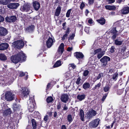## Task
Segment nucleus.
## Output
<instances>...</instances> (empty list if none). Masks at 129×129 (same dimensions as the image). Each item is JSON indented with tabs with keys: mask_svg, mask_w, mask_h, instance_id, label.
I'll return each mask as SVG.
<instances>
[{
	"mask_svg": "<svg viewBox=\"0 0 129 129\" xmlns=\"http://www.w3.org/2000/svg\"><path fill=\"white\" fill-rule=\"evenodd\" d=\"M26 58L25 55L22 51H21L16 55H12L11 57V61L15 63H18L21 59L24 61Z\"/></svg>",
	"mask_w": 129,
	"mask_h": 129,
	"instance_id": "1",
	"label": "nucleus"
},
{
	"mask_svg": "<svg viewBox=\"0 0 129 129\" xmlns=\"http://www.w3.org/2000/svg\"><path fill=\"white\" fill-rule=\"evenodd\" d=\"M15 95L11 91H6L1 95V99L5 100L7 101H10L15 99Z\"/></svg>",
	"mask_w": 129,
	"mask_h": 129,
	"instance_id": "2",
	"label": "nucleus"
},
{
	"mask_svg": "<svg viewBox=\"0 0 129 129\" xmlns=\"http://www.w3.org/2000/svg\"><path fill=\"white\" fill-rule=\"evenodd\" d=\"M34 99L33 98V99H29L27 101L28 104V109L29 111L31 112H32L34 110V108H35V104L34 102Z\"/></svg>",
	"mask_w": 129,
	"mask_h": 129,
	"instance_id": "3",
	"label": "nucleus"
},
{
	"mask_svg": "<svg viewBox=\"0 0 129 129\" xmlns=\"http://www.w3.org/2000/svg\"><path fill=\"white\" fill-rule=\"evenodd\" d=\"M13 46L14 47L18 49L22 48L24 46V42L22 40L17 41L12 43Z\"/></svg>",
	"mask_w": 129,
	"mask_h": 129,
	"instance_id": "4",
	"label": "nucleus"
},
{
	"mask_svg": "<svg viewBox=\"0 0 129 129\" xmlns=\"http://www.w3.org/2000/svg\"><path fill=\"white\" fill-rule=\"evenodd\" d=\"M100 121L99 118L93 120L90 122L89 126L91 128L96 127L98 125Z\"/></svg>",
	"mask_w": 129,
	"mask_h": 129,
	"instance_id": "5",
	"label": "nucleus"
},
{
	"mask_svg": "<svg viewBox=\"0 0 129 129\" xmlns=\"http://www.w3.org/2000/svg\"><path fill=\"white\" fill-rule=\"evenodd\" d=\"M110 58L109 57L105 56L100 59V61L102 62V67H105L107 64L108 62L110 61Z\"/></svg>",
	"mask_w": 129,
	"mask_h": 129,
	"instance_id": "6",
	"label": "nucleus"
},
{
	"mask_svg": "<svg viewBox=\"0 0 129 129\" xmlns=\"http://www.w3.org/2000/svg\"><path fill=\"white\" fill-rule=\"evenodd\" d=\"M31 5L29 4H27L21 6L20 10L22 11L28 12L31 10Z\"/></svg>",
	"mask_w": 129,
	"mask_h": 129,
	"instance_id": "7",
	"label": "nucleus"
},
{
	"mask_svg": "<svg viewBox=\"0 0 129 129\" xmlns=\"http://www.w3.org/2000/svg\"><path fill=\"white\" fill-rule=\"evenodd\" d=\"M96 114V112L93 110L92 109L89 111L86 114L87 118L88 119H90L94 116Z\"/></svg>",
	"mask_w": 129,
	"mask_h": 129,
	"instance_id": "8",
	"label": "nucleus"
},
{
	"mask_svg": "<svg viewBox=\"0 0 129 129\" xmlns=\"http://www.w3.org/2000/svg\"><path fill=\"white\" fill-rule=\"evenodd\" d=\"M8 31L6 28L2 27H0V37H3L6 36L8 33Z\"/></svg>",
	"mask_w": 129,
	"mask_h": 129,
	"instance_id": "9",
	"label": "nucleus"
},
{
	"mask_svg": "<svg viewBox=\"0 0 129 129\" xmlns=\"http://www.w3.org/2000/svg\"><path fill=\"white\" fill-rule=\"evenodd\" d=\"M69 99V96L67 94H63L61 95V100L64 103H66L68 101Z\"/></svg>",
	"mask_w": 129,
	"mask_h": 129,
	"instance_id": "10",
	"label": "nucleus"
},
{
	"mask_svg": "<svg viewBox=\"0 0 129 129\" xmlns=\"http://www.w3.org/2000/svg\"><path fill=\"white\" fill-rule=\"evenodd\" d=\"M5 20L6 21L8 22H14L17 20V18L14 16H7L5 18Z\"/></svg>",
	"mask_w": 129,
	"mask_h": 129,
	"instance_id": "11",
	"label": "nucleus"
},
{
	"mask_svg": "<svg viewBox=\"0 0 129 129\" xmlns=\"http://www.w3.org/2000/svg\"><path fill=\"white\" fill-rule=\"evenodd\" d=\"M19 4L18 3H11L7 5V7L8 8L11 9H16L19 6Z\"/></svg>",
	"mask_w": 129,
	"mask_h": 129,
	"instance_id": "12",
	"label": "nucleus"
},
{
	"mask_svg": "<svg viewBox=\"0 0 129 129\" xmlns=\"http://www.w3.org/2000/svg\"><path fill=\"white\" fill-rule=\"evenodd\" d=\"M55 41L52 38L49 37L46 41V45L48 48H50L53 45V43Z\"/></svg>",
	"mask_w": 129,
	"mask_h": 129,
	"instance_id": "13",
	"label": "nucleus"
},
{
	"mask_svg": "<svg viewBox=\"0 0 129 129\" xmlns=\"http://www.w3.org/2000/svg\"><path fill=\"white\" fill-rule=\"evenodd\" d=\"M22 90H23L22 93V96L23 97L25 98L28 94L30 91L28 89H27L26 87L23 88Z\"/></svg>",
	"mask_w": 129,
	"mask_h": 129,
	"instance_id": "14",
	"label": "nucleus"
},
{
	"mask_svg": "<svg viewBox=\"0 0 129 129\" xmlns=\"http://www.w3.org/2000/svg\"><path fill=\"white\" fill-rule=\"evenodd\" d=\"M33 7L35 10L38 11L40 7V3L37 1H33Z\"/></svg>",
	"mask_w": 129,
	"mask_h": 129,
	"instance_id": "15",
	"label": "nucleus"
},
{
	"mask_svg": "<svg viewBox=\"0 0 129 129\" xmlns=\"http://www.w3.org/2000/svg\"><path fill=\"white\" fill-rule=\"evenodd\" d=\"M9 46L8 44L6 43H3L0 44V50H3L7 49Z\"/></svg>",
	"mask_w": 129,
	"mask_h": 129,
	"instance_id": "16",
	"label": "nucleus"
},
{
	"mask_svg": "<svg viewBox=\"0 0 129 129\" xmlns=\"http://www.w3.org/2000/svg\"><path fill=\"white\" fill-rule=\"evenodd\" d=\"M74 55L78 59H82L84 57L83 54L80 52H76L74 53Z\"/></svg>",
	"mask_w": 129,
	"mask_h": 129,
	"instance_id": "17",
	"label": "nucleus"
},
{
	"mask_svg": "<svg viewBox=\"0 0 129 129\" xmlns=\"http://www.w3.org/2000/svg\"><path fill=\"white\" fill-rule=\"evenodd\" d=\"M121 13L123 14H126L129 12V7H126L123 8L121 11Z\"/></svg>",
	"mask_w": 129,
	"mask_h": 129,
	"instance_id": "18",
	"label": "nucleus"
},
{
	"mask_svg": "<svg viewBox=\"0 0 129 129\" xmlns=\"http://www.w3.org/2000/svg\"><path fill=\"white\" fill-rule=\"evenodd\" d=\"M86 95L84 93L79 94L77 96V99L80 101H81L84 100L85 98Z\"/></svg>",
	"mask_w": 129,
	"mask_h": 129,
	"instance_id": "19",
	"label": "nucleus"
},
{
	"mask_svg": "<svg viewBox=\"0 0 129 129\" xmlns=\"http://www.w3.org/2000/svg\"><path fill=\"white\" fill-rule=\"evenodd\" d=\"M64 44L62 43L60 45L58 50L59 53L62 54L64 51Z\"/></svg>",
	"mask_w": 129,
	"mask_h": 129,
	"instance_id": "20",
	"label": "nucleus"
},
{
	"mask_svg": "<svg viewBox=\"0 0 129 129\" xmlns=\"http://www.w3.org/2000/svg\"><path fill=\"white\" fill-rule=\"evenodd\" d=\"M34 28L35 26L34 25H31L26 28V31L27 32L31 33L33 31Z\"/></svg>",
	"mask_w": 129,
	"mask_h": 129,
	"instance_id": "21",
	"label": "nucleus"
},
{
	"mask_svg": "<svg viewBox=\"0 0 129 129\" xmlns=\"http://www.w3.org/2000/svg\"><path fill=\"white\" fill-rule=\"evenodd\" d=\"M96 21L101 25H103L105 23V20L103 17H101L100 19L97 20Z\"/></svg>",
	"mask_w": 129,
	"mask_h": 129,
	"instance_id": "22",
	"label": "nucleus"
},
{
	"mask_svg": "<svg viewBox=\"0 0 129 129\" xmlns=\"http://www.w3.org/2000/svg\"><path fill=\"white\" fill-rule=\"evenodd\" d=\"M105 8L106 9L109 10H115L116 9V7L114 6L106 5Z\"/></svg>",
	"mask_w": 129,
	"mask_h": 129,
	"instance_id": "23",
	"label": "nucleus"
},
{
	"mask_svg": "<svg viewBox=\"0 0 129 129\" xmlns=\"http://www.w3.org/2000/svg\"><path fill=\"white\" fill-rule=\"evenodd\" d=\"M61 11V7L60 6L56 8L55 12V15L57 16H58L60 13Z\"/></svg>",
	"mask_w": 129,
	"mask_h": 129,
	"instance_id": "24",
	"label": "nucleus"
},
{
	"mask_svg": "<svg viewBox=\"0 0 129 129\" xmlns=\"http://www.w3.org/2000/svg\"><path fill=\"white\" fill-rule=\"evenodd\" d=\"M21 108V106L19 105L18 104L14 103L13 105V108L14 110H18L20 109Z\"/></svg>",
	"mask_w": 129,
	"mask_h": 129,
	"instance_id": "25",
	"label": "nucleus"
},
{
	"mask_svg": "<svg viewBox=\"0 0 129 129\" xmlns=\"http://www.w3.org/2000/svg\"><path fill=\"white\" fill-rule=\"evenodd\" d=\"M126 49V47L125 46H121L119 50V52H120L122 55H124Z\"/></svg>",
	"mask_w": 129,
	"mask_h": 129,
	"instance_id": "26",
	"label": "nucleus"
},
{
	"mask_svg": "<svg viewBox=\"0 0 129 129\" xmlns=\"http://www.w3.org/2000/svg\"><path fill=\"white\" fill-rule=\"evenodd\" d=\"M10 2V0H0V4L3 5H6Z\"/></svg>",
	"mask_w": 129,
	"mask_h": 129,
	"instance_id": "27",
	"label": "nucleus"
},
{
	"mask_svg": "<svg viewBox=\"0 0 129 129\" xmlns=\"http://www.w3.org/2000/svg\"><path fill=\"white\" fill-rule=\"evenodd\" d=\"M79 115L81 120L83 121H84V111L82 109H81L80 110L79 112Z\"/></svg>",
	"mask_w": 129,
	"mask_h": 129,
	"instance_id": "28",
	"label": "nucleus"
},
{
	"mask_svg": "<svg viewBox=\"0 0 129 129\" xmlns=\"http://www.w3.org/2000/svg\"><path fill=\"white\" fill-rule=\"evenodd\" d=\"M90 87L89 83L88 82H85L83 85V87L85 89L89 88Z\"/></svg>",
	"mask_w": 129,
	"mask_h": 129,
	"instance_id": "29",
	"label": "nucleus"
},
{
	"mask_svg": "<svg viewBox=\"0 0 129 129\" xmlns=\"http://www.w3.org/2000/svg\"><path fill=\"white\" fill-rule=\"evenodd\" d=\"M32 126L33 127L37 128V122L34 119H32L31 120Z\"/></svg>",
	"mask_w": 129,
	"mask_h": 129,
	"instance_id": "30",
	"label": "nucleus"
},
{
	"mask_svg": "<svg viewBox=\"0 0 129 129\" xmlns=\"http://www.w3.org/2000/svg\"><path fill=\"white\" fill-rule=\"evenodd\" d=\"M123 42L122 41H119L118 39H116L115 40L114 43L116 45H121Z\"/></svg>",
	"mask_w": 129,
	"mask_h": 129,
	"instance_id": "31",
	"label": "nucleus"
},
{
	"mask_svg": "<svg viewBox=\"0 0 129 129\" xmlns=\"http://www.w3.org/2000/svg\"><path fill=\"white\" fill-rule=\"evenodd\" d=\"M61 65V61L60 60H58L56 62L53 67L54 68L60 66Z\"/></svg>",
	"mask_w": 129,
	"mask_h": 129,
	"instance_id": "32",
	"label": "nucleus"
},
{
	"mask_svg": "<svg viewBox=\"0 0 129 129\" xmlns=\"http://www.w3.org/2000/svg\"><path fill=\"white\" fill-rule=\"evenodd\" d=\"M0 59L2 60H5L7 59L6 55L3 54H0Z\"/></svg>",
	"mask_w": 129,
	"mask_h": 129,
	"instance_id": "33",
	"label": "nucleus"
},
{
	"mask_svg": "<svg viewBox=\"0 0 129 129\" xmlns=\"http://www.w3.org/2000/svg\"><path fill=\"white\" fill-rule=\"evenodd\" d=\"M105 51H101L100 54H98L97 57L98 59L100 58L105 54Z\"/></svg>",
	"mask_w": 129,
	"mask_h": 129,
	"instance_id": "34",
	"label": "nucleus"
},
{
	"mask_svg": "<svg viewBox=\"0 0 129 129\" xmlns=\"http://www.w3.org/2000/svg\"><path fill=\"white\" fill-rule=\"evenodd\" d=\"M110 87L108 84L106 85L104 88V90L105 92H107L109 91Z\"/></svg>",
	"mask_w": 129,
	"mask_h": 129,
	"instance_id": "35",
	"label": "nucleus"
},
{
	"mask_svg": "<svg viewBox=\"0 0 129 129\" xmlns=\"http://www.w3.org/2000/svg\"><path fill=\"white\" fill-rule=\"evenodd\" d=\"M101 85V83L100 82L97 85H96L94 87L92 88L93 90H95V89H98L99 87H100Z\"/></svg>",
	"mask_w": 129,
	"mask_h": 129,
	"instance_id": "36",
	"label": "nucleus"
},
{
	"mask_svg": "<svg viewBox=\"0 0 129 129\" xmlns=\"http://www.w3.org/2000/svg\"><path fill=\"white\" fill-rule=\"evenodd\" d=\"M118 74L117 73H116L113 75L112 79L116 81L118 78Z\"/></svg>",
	"mask_w": 129,
	"mask_h": 129,
	"instance_id": "37",
	"label": "nucleus"
},
{
	"mask_svg": "<svg viewBox=\"0 0 129 129\" xmlns=\"http://www.w3.org/2000/svg\"><path fill=\"white\" fill-rule=\"evenodd\" d=\"M47 102L48 103H49L52 102L53 100V99L52 97L51 96L48 97L47 99Z\"/></svg>",
	"mask_w": 129,
	"mask_h": 129,
	"instance_id": "38",
	"label": "nucleus"
},
{
	"mask_svg": "<svg viewBox=\"0 0 129 129\" xmlns=\"http://www.w3.org/2000/svg\"><path fill=\"white\" fill-rule=\"evenodd\" d=\"M117 32L118 31L116 30V27L113 28L111 30V33L112 34H117Z\"/></svg>",
	"mask_w": 129,
	"mask_h": 129,
	"instance_id": "39",
	"label": "nucleus"
},
{
	"mask_svg": "<svg viewBox=\"0 0 129 129\" xmlns=\"http://www.w3.org/2000/svg\"><path fill=\"white\" fill-rule=\"evenodd\" d=\"M102 49L101 48H99L95 50L94 51L93 54L94 55H95L96 54L98 53L101 51H102Z\"/></svg>",
	"mask_w": 129,
	"mask_h": 129,
	"instance_id": "40",
	"label": "nucleus"
},
{
	"mask_svg": "<svg viewBox=\"0 0 129 129\" xmlns=\"http://www.w3.org/2000/svg\"><path fill=\"white\" fill-rule=\"evenodd\" d=\"M104 74L102 73H101L99 74L98 76L96 77V80L99 79L102 77H103Z\"/></svg>",
	"mask_w": 129,
	"mask_h": 129,
	"instance_id": "41",
	"label": "nucleus"
},
{
	"mask_svg": "<svg viewBox=\"0 0 129 129\" xmlns=\"http://www.w3.org/2000/svg\"><path fill=\"white\" fill-rule=\"evenodd\" d=\"M67 119L68 121L69 122H71L73 121L72 116L70 114H69L67 116Z\"/></svg>",
	"mask_w": 129,
	"mask_h": 129,
	"instance_id": "42",
	"label": "nucleus"
},
{
	"mask_svg": "<svg viewBox=\"0 0 129 129\" xmlns=\"http://www.w3.org/2000/svg\"><path fill=\"white\" fill-rule=\"evenodd\" d=\"M26 73L27 74H28L27 72H23L22 71H20L19 72V76L20 77L23 76L25 75Z\"/></svg>",
	"mask_w": 129,
	"mask_h": 129,
	"instance_id": "43",
	"label": "nucleus"
},
{
	"mask_svg": "<svg viewBox=\"0 0 129 129\" xmlns=\"http://www.w3.org/2000/svg\"><path fill=\"white\" fill-rule=\"evenodd\" d=\"M71 10L72 9H70L68 10L67 11L66 15V16L68 18L70 17Z\"/></svg>",
	"mask_w": 129,
	"mask_h": 129,
	"instance_id": "44",
	"label": "nucleus"
},
{
	"mask_svg": "<svg viewBox=\"0 0 129 129\" xmlns=\"http://www.w3.org/2000/svg\"><path fill=\"white\" fill-rule=\"evenodd\" d=\"M89 73V72L88 70H85L84 71L83 75L85 77H86L88 75Z\"/></svg>",
	"mask_w": 129,
	"mask_h": 129,
	"instance_id": "45",
	"label": "nucleus"
},
{
	"mask_svg": "<svg viewBox=\"0 0 129 129\" xmlns=\"http://www.w3.org/2000/svg\"><path fill=\"white\" fill-rule=\"evenodd\" d=\"M81 80V79L79 77L77 79L76 81V84L77 85H79L81 84V83L80 81Z\"/></svg>",
	"mask_w": 129,
	"mask_h": 129,
	"instance_id": "46",
	"label": "nucleus"
},
{
	"mask_svg": "<svg viewBox=\"0 0 129 129\" xmlns=\"http://www.w3.org/2000/svg\"><path fill=\"white\" fill-rule=\"evenodd\" d=\"M62 108H63L62 109V110L63 111H67L68 109V106H67V105L66 104H65L64 105V106L63 107H62Z\"/></svg>",
	"mask_w": 129,
	"mask_h": 129,
	"instance_id": "47",
	"label": "nucleus"
},
{
	"mask_svg": "<svg viewBox=\"0 0 129 129\" xmlns=\"http://www.w3.org/2000/svg\"><path fill=\"white\" fill-rule=\"evenodd\" d=\"M48 120V116L47 115H46L45 116L44 118V120L45 121V123L46 124L45 125V126L47 125V124L46 122H47Z\"/></svg>",
	"mask_w": 129,
	"mask_h": 129,
	"instance_id": "48",
	"label": "nucleus"
},
{
	"mask_svg": "<svg viewBox=\"0 0 129 129\" xmlns=\"http://www.w3.org/2000/svg\"><path fill=\"white\" fill-rule=\"evenodd\" d=\"M69 65L70 67H71L73 69H75L76 68V66L73 63L70 64Z\"/></svg>",
	"mask_w": 129,
	"mask_h": 129,
	"instance_id": "49",
	"label": "nucleus"
},
{
	"mask_svg": "<svg viewBox=\"0 0 129 129\" xmlns=\"http://www.w3.org/2000/svg\"><path fill=\"white\" fill-rule=\"evenodd\" d=\"M113 35L111 36V38L113 40H114L116 38L117 36V34H112Z\"/></svg>",
	"mask_w": 129,
	"mask_h": 129,
	"instance_id": "50",
	"label": "nucleus"
},
{
	"mask_svg": "<svg viewBox=\"0 0 129 129\" xmlns=\"http://www.w3.org/2000/svg\"><path fill=\"white\" fill-rule=\"evenodd\" d=\"M123 92L122 89H119L117 91V94L118 95L121 94Z\"/></svg>",
	"mask_w": 129,
	"mask_h": 129,
	"instance_id": "51",
	"label": "nucleus"
},
{
	"mask_svg": "<svg viewBox=\"0 0 129 129\" xmlns=\"http://www.w3.org/2000/svg\"><path fill=\"white\" fill-rule=\"evenodd\" d=\"M106 1L109 4H110L114 3L115 0H106Z\"/></svg>",
	"mask_w": 129,
	"mask_h": 129,
	"instance_id": "52",
	"label": "nucleus"
},
{
	"mask_svg": "<svg viewBox=\"0 0 129 129\" xmlns=\"http://www.w3.org/2000/svg\"><path fill=\"white\" fill-rule=\"evenodd\" d=\"M94 2V0H88V3L89 5H92Z\"/></svg>",
	"mask_w": 129,
	"mask_h": 129,
	"instance_id": "53",
	"label": "nucleus"
},
{
	"mask_svg": "<svg viewBox=\"0 0 129 129\" xmlns=\"http://www.w3.org/2000/svg\"><path fill=\"white\" fill-rule=\"evenodd\" d=\"M115 49V47L114 46H112L110 48V52L111 53H113L114 51V49Z\"/></svg>",
	"mask_w": 129,
	"mask_h": 129,
	"instance_id": "54",
	"label": "nucleus"
},
{
	"mask_svg": "<svg viewBox=\"0 0 129 129\" xmlns=\"http://www.w3.org/2000/svg\"><path fill=\"white\" fill-rule=\"evenodd\" d=\"M68 35L67 34H65L64 35L63 37H62L61 40H64L67 38Z\"/></svg>",
	"mask_w": 129,
	"mask_h": 129,
	"instance_id": "55",
	"label": "nucleus"
},
{
	"mask_svg": "<svg viewBox=\"0 0 129 129\" xmlns=\"http://www.w3.org/2000/svg\"><path fill=\"white\" fill-rule=\"evenodd\" d=\"M4 20V18L2 16L0 15V23L3 22Z\"/></svg>",
	"mask_w": 129,
	"mask_h": 129,
	"instance_id": "56",
	"label": "nucleus"
},
{
	"mask_svg": "<svg viewBox=\"0 0 129 129\" xmlns=\"http://www.w3.org/2000/svg\"><path fill=\"white\" fill-rule=\"evenodd\" d=\"M108 93H106L104 95L102 99V101H104L105 99H106V97L107 96Z\"/></svg>",
	"mask_w": 129,
	"mask_h": 129,
	"instance_id": "57",
	"label": "nucleus"
},
{
	"mask_svg": "<svg viewBox=\"0 0 129 129\" xmlns=\"http://www.w3.org/2000/svg\"><path fill=\"white\" fill-rule=\"evenodd\" d=\"M88 22L89 24H92L93 23V21L92 19H90L88 20Z\"/></svg>",
	"mask_w": 129,
	"mask_h": 129,
	"instance_id": "58",
	"label": "nucleus"
},
{
	"mask_svg": "<svg viewBox=\"0 0 129 129\" xmlns=\"http://www.w3.org/2000/svg\"><path fill=\"white\" fill-rule=\"evenodd\" d=\"M85 6V4L83 2H82L80 4V8L81 10Z\"/></svg>",
	"mask_w": 129,
	"mask_h": 129,
	"instance_id": "59",
	"label": "nucleus"
},
{
	"mask_svg": "<svg viewBox=\"0 0 129 129\" xmlns=\"http://www.w3.org/2000/svg\"><path fill=\"white\" fill-rule=\"evenodd\" d=\"M61 108V104L60 103H59L57 105V109L59 110Z\"/></svg>",
	"mask_w": 129,
	"mask_h": 129,
	"instance_id": "60",
	"label": "nucleus"
},
{
	"mask_svg": "<svg viewBox=\"0 0 129 129\" xmlns=\"http://www.w3.org/2000/svg\"><path fill=\"white\" fill-rule=\"evenodd\" d=\"M27 17L26 15H24V16H23V17L22 18V19L23 20H24V21H26V19Z\"/></svg>",
	"mask_w": 129,
	"mask_h": 129,
	"instance_id": "61",
	"label": "nucleus"
},
{
	"mask_svg": "<svg viewBox=\"0 0 129 129\" xmlns=\"http://www.w3.org/2000/svg\"><path fill=\"white\" fill-rule=\"evenodd\" d=\"M75 36V35L74 34H73L72 35L70 36V39L72 40L74 39V37Z\"/></svg>",
	"mask_w": 129,
	"mask_h": 129,
	"instance_id": "62",
	"label": "nucleus"
},
{
	"mask_svg": "<svg viewBox=\"0 0 129 129\" xmlns=\"http://www.w3.org/2000/svg\"><path fill=\"white\" fill-rule=\"evenodd\" d=\"M125 0H118L117 2L118 3L120 4L121 2H124Z\"/></svg>",
	"mask_w": 129,
	"mask_h": 129,
	"instance_id": "63",
	"label": "nucleus"
},
{
	"mask_svg": "<svg viewBox=\"0 0 129 129\" xmlns=\"http://www.w3.org/2000/svg\"><path fill=\"white\" fill-rule=\"evenodd\" d=\"M84 31L87 33H89V31L88 30V28L87 27H85L84 29Z\"/></svg>",
	"mask_w": 129,
	"mask_h": 129,
	"instance_id": "64",
	"label": "nucleus"
}]
</instances>
